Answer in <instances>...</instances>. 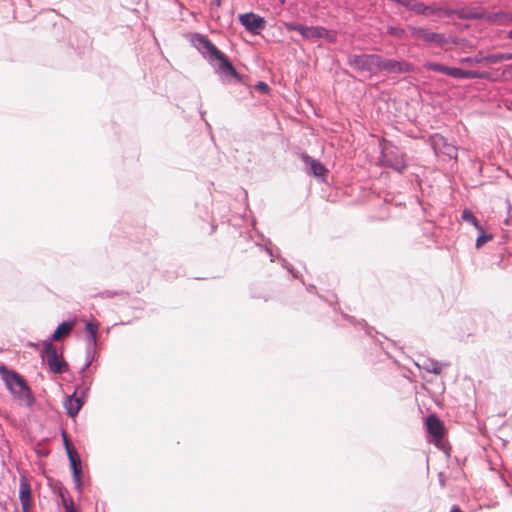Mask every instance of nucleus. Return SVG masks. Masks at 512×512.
<instances>
[{
	"label": "nucleus",
	"mask_w": 512,
	"mask_h": 512,
	"mask_svg": "<svg viewBox=\"0 0 512 512\" xmlns=\"http://www.w3.org/2000/svg\"><path fill=\"white\" fill-rule=\"evenodd\" d=\"M68 460H69V466L72 474V480L74 484V489L79 493L82 494L83 490V483H82V461L78 454V452H74L71 454H67Z\"/></svg>",
	"instance_id": "obj_10"
},
{
	"label": "nucleus",
	"mask_w": 512,
	"mask_h": 512,
	"mask_svg": "<svg viewBox=\"0 0 512 512\" xmlns=\"http://www.w3.org/2000/svg\"><path fill=\"white\" fill-rule=\"evenodd\" d=\"M482 9L479 7L468 8L460 7L457 8V18L460 20H482Z\"/></svg>",
	"instance_id": "obj_19"
},
{
	"label": "nucleus",
	"mask_w": 512,
	"mask_h": 512,
	"mask_svg": "<svg viewBox=\"0 0 512 512\" xmlns=\"http://www.w3.org/2000/svg\"><path fill=\"white\" fill-rule=\"evenodd\" d=\"M427 431L435 439H442L444 436V426L441 420L434 414L429 415L426 419Z\"/></svg>",
	"instance_id": "obj_15"
},
{
	"label": "nucleus",
	"mask_w": 512,
	"mask_h": 512,
	"mask_svg": "<svg viewBox=\"0 0 512 512\" xmlns=\"http://www.w3.org/2000/svg\"><path fill=\"white\" fill-rule=\"evenodd\" d=\"M61 437H62V440H63V445H64V448H65L66 454H71V453H74V452L77 451L75 446L73 445V443L69 439L68 434H67V432L65 430H62Z\"/></svg>",
	"instance_id": "obj_31"
},
{
	"label": "nucleus",
	"mask_w": 512,
	"mask_h": 512,
	"mask_svg": "<svg viewBox=\"0 0 512 512\" xmlns=\"http://www.w3.org/2000/svg\"><path fill=\"white\" fill-rule=\"evenodd\" d=\"M96 296L101 298H113L115 296L127 297L128 293L124 290H105L99 292Z\"/></svg>",
	"instance_id": "obj_30"
},
{
	"label": "nucleus",
	"mask_w": 512,
	"mask_h": 512,
	"mask_svg": "<svg viewBox=\"0 0 512 512\" xmlns=\"http://www.w3.org/2000/svg\"><path fill=\"white\" fill-rule=\"evenodd\" d=\"M412 36L421 39L426 43H434L439 47H443L444 45L449 43L445 34L431 32L424 27L412 28Z\"/></svg>",
	"instance_id": "obj_9"
},
{
	"label": "nucleus",
	"mask_w": 512,
	"mask_h": 512,
	"mask_svg": "<svg viewBox=\"0 0 512 512\" xmlns=\"http://www.w3.org/2000/svg\"><path fill=\"white\" fill-rule=\"evenodd\" d=\"M380 157L379 162L381 166L393 169L398 173H402L406 169V162L404 153L390 141L383 139L380 142Z\"/></svg>",
	"instance_id": "obj_2"
},
{
	"label": "nucleus",
	"mask_w": 512,
	"mask_h": 512,
	"mask_svg": "<svg viewBox=\"0 0 512 512\" xmlns=\"http://www.w3.org/2000/svg\"><path fill=\"white\" fill-rule=\"evenodd\" d=\"M56 492L60 499L65 498L69 494L67 488H65L61 483L56 487Z\"/></svg>",
	"instance_id": "obj_39"
},
{
	"label": "nucleus",
	"mask_w": 512,
	"mask_h": 512,
	"mask_svg": "<svg viewBox=\"0 0 512 512\" xmlns=\"http://www.w3.org/2000/svg\"><path fill=\"white\" fill-rule=\"evenodd\" d=\"M347 62L356 71L376 74L379 67V54H354L348 57Z\"/></svg>",
	"instance_id": "obj_4"
},
{
	"label": "nucleus",
	"mask_w": 512,
	"mask_h": 512,
	"mask_svg": "<svg viewBox=\"0 0 512 512\" xmlns=\"http://www.w3.org/2000/svg\"><path fill=\"white\" fill-rule=\"evenodd\" d=\"M313 289H315L314 285H310L309 288H308L309 291H312Z\"/></svg>",
	"instance_id": "obj_49"
},
{
	"label": "nucleus",
	"mask_w": 512,
	"mask_h": 512,
	"mask_svg": "<svg viewBox=\"0 0 512 512\" xmlns=\"http://www.w3.org/2000/svg\"><path fill=\"white\" fill-rule=\"evenodd\" d=\"M200 114H201V118H202V119H204V114H205V112H202V111H201V112H200Z\"/></svg>",
	"instance_id": "obj_50"
},
{
	"label": "nucleus",
	"mask_w": 512,
	"mask_h": 512,
	"mask_svg": "<svg viewBox=\"0 0 512 512\" xmlns=\"http://www.w3.org/2000/svg\"><path fill=\"white\" fill-rule=\"evenodd\" d=\"M424 68L427 70L442 73L445 75H448V71H449V66H446V65H444L442 63H438V62H426L424 64Z\"/></svg>",
	"instance_id": "obj_27"
},
{
	"label": "nucleus",
	"mask_w": 512,
	"mask_h": 512,
	"mask_svg": "<svg viewBox=\"0 0 512 512\" xmlns=\"http://www.w3.org/2000/svg\"><path fill=\"white\" fill-rule=\"evenodd\" d=\"M301 159L307 167V173L316 178L324 180L328 174V169L317 159L312 158L308 154L303 153Z\"/></svg>",
	"instance_id": "obj_12"
},
{
	"label": "nucleus",
	"mask_w": 512,
	"mask_h": 512,
	"mask_svg": "<svg viewBox=\"0 0 512 512\" xmlns=\"http://www.w3.org/2000/svg\"><path fill=\"white\" fill-rule=\"evenodd\" d=\"M462 79H484V80H492V74L488 71H479V70H464L462 74Z\"/></svg>",
	"instance_id": "obj_23"
},
{
	"label": "nucleus",
	"mask_w": 512,
	"mask_h": 512,
	"mask_svg": "<svg viewBox=\"0 0 512 512\" xmlns=\"http://www.w3.org/2000/svg\"><path fill=\"white\" fill-rule=\"evenodd\" d=\"M387 33L391 36L401 38L404 35V30L400 27L389 26L387 28Z\"/></svg>",
	"instance_id": "obj_36"
},
{
	"label": "nucleus",
	"mask_w": 512,
	"mask_h": 512,
	"mask_svg": "<svg viewBox=\"0 0 512 512\" xmlns=\"http://www.w3.org/2000/svg\"><path fill=\"white\" fill-rule=\"evenodd\" d=\"M451 43L457 44L458 42L454 39V40L451 41Z\"/></svg>",
	"instance_id": "obj_51"
},
{
	"label": "nucleus",
	"mask_w": 512,
	"mask_h": 512,
	"mask_svg": "<svg viewBox=\"0 0 512 512\" xmlns=\"http://www.w3.org/2000/svg\"><path fill=\"white\" fill-rule=\"evenodd\" d=\"M507 60H512V53L483 54V63L486 64H498Z\"/></svg>",
	"instance_id": "obj_22"
},
{
	"label": "nucleus",
	"mask_w": 512,
	"mask_h": 512,
	"mask_svg": "<svg viewBox=\"0 0 512 512\" xmlns=\"http://www.w3.org/2000/svg\"><path fill=\"white\" fill-rule=\"evenodd\" d=\"M73 327H74V321L61 322L56 327V329L54 330L52 335L49 338L45 339L43 341V343H46L47 348H52L53 341H60L63 338L67 337L73 330Z\"/></svg>",
	"instance_id": "obj_13"
},
{
	"label": "nucleus",
	"mask_w": 512,
	"mask_h": 512,
	"mask_svg": "<svg viewBox=\"0 0 512 512\" xmlns=\"http://www.w3.org/2000/svg\"><path fill=\"white\" fill-rule=\"evenodd\" d=\"M429 143L435 154H443L450 159H457L458 148L440 133L432 134L429 137Z\"/></svg>",
	"instance_id": "obj_6"
},
{
	"label": "nucleus",
	"mask_w": 512,
	"mask_h": 512,
	"mask_svg": "<svg viewBox=\"0 0 512 512\" xmlns=\"http://www.w3.org/2000/svg\"><path fill=\"white\" fill-rule=\"evenodd\" d=\"M508 38L512 40V29L507 34Z\"/></svg>",
	"instance_id": "obj_48"
},
{
	"label": "nucleus",
	"mask_w": 512,
	"mask_h": 512,
	"mask_svg": "<svg viewBox=\"0 0 512 512\" xmlns=\"http://www.w3.org/2000/svg\"><path fill=\"white\" fill-rule=\"evenodd\" d=\"M210 5L211 7H219L221 5V0H212Z\"/></svg>",
	"instance_id": "obj_45"
},
{
	"label": "nucleus",
	"mask_w": 512,
	"mask_h": 512,
	"mask_svg": "<svg viewBox=\"0 0 512 512\" xmlns=\"http://www.w3.org/2000/svg\"><path fill=\"white\" fill-rule=\"evenodd\" d=\"M322 38L332 43L336 40V32L322 26H310L309 39Z\"/></svg>",
	"instance_id": "obj_18"
},
{
	"label": "nucleus",
	"mask_w": 512,
	"mask_h": 512,
	"mask_svg": "<svg viewBox=\"0 0 512 512\" xmlns=\"http://www.w3.org/2000/svg\"><path fill=\"white\" fill-rule=\"evenodd\" d=\"M479 233V235H483V234H488L487 232H485L483 226L480 224V228L479 229H476Z\"/></svg>",
	"instance_id": "obj_47"
},
{
	"label": "nucleus",
	"mask_w": 512,
	"mask_h": 512,
	"mask_svg": "<svg viewBox=\"0 0 512 512\" xmlns=\"http://www.w3.org/2000/svg\"><path fill=\"white\" fill-rule=\"evenodd\" d=\"M30 505L31 503H21L22 512H31Z\"/></svg>",
	"instance_id": "obj_43"
},
{
	"label": "nucleus",
	"mask_w": 512,
	"mask_h": 512,
	"mask_svg": "<svg viewBox=\"0 0 512 512\" xmlns=\"http://www.w3.org/2000/svg\"><path fill=\"white\" fill-rule=\"evenodd\" d=\"M482 19L486 20L490 23H498L500 25H506L510 22H512V13H507L504 11H498V12H490L486 13L484 10H482Z\"/></svg>",
	"instance_id": "obj_17"
},
{
	"label": "nucleus",
	"mask_w": 512,
	"mask_h": 512,
	"mask_svg": "<svg viewBox=\"0 0 512 512\" xmlns=\"http://www.w3.org/2000/svg\"><path fill=\"white\" fill-rule=\"evenodd\" d=\"M408 74L414 71V65L407 61H398L395 59L384 58L379 55L378 72Z\"/></svg>",
	"instance_id": "obj_7"
},
{
	"label": "nucleus",
	"mask_w": 512,
	"mask_h": 512,
	"mask_svg": "<svg viewBox=\"0 0 512 512\" xmlns=\"http://www.w3.org/2000/svg\"><path fill=\"white\" fill-rule=\"evenodd\" d=\"M463 69L457 67H449L448 75L455 79H462Z\"/></svg>",
	"instance_id": "obj_37"
},
{
	"label": "nucleus",
	"mask_w": 512,
	"mask_h": 512,
	"mask_svg": "<svg viewBox=\"0 0 512 512\" xmlns=\"http://www.w3.org/2000/svg\"><path fill=\"white\" fill-rule=\"evenodd\" d=\"M19 500L20 503H31V487L28 480L24 476L20 478Z\"/></svg>",
	"instance_id": "obj_21"
},
{
	"label": "nucleus",
	"mask_w": 512,
	"mask_h": 512,
	"mask_svg": "<svg viewBox=\"0 0 512 512\" xmlns=\"http://www.w3.org/2000/svg\"><path fill=\"white\" fill-rule=\"evenodd\" d=\"M461 218L463 221H466V222L470 223L471 225H473L475 227V229L480 228V222L475 217V215L473 214V212L471 210L464 209L462 212Z\"/></svg>",
	"instance_id": "obj_28"
},
{
	"label": "nucleus",
	"mask_w": 512,
	"mask_h": 512,
	"mask_svg": "<svg viewBox=\"0 0 512 512\" xmlns=\"http://www.w3.org/2000/svg\"><path fill=\"white\" fill-rule=\"evenodd\" d=\"M438 6L436 5H427L423 2H415V5H413V12L417 15H424V16H431L439 14Z\"/></svg>",
	"instance_id": "obj_20"
},
{
	"label": "nucleus",
	"mask_w": 512,
	"mask_h": 512,
	"mask_svg": "<svg viewBox=\"0 0 512 512\" xmlns=\"http://www.w3.org/2000/svg\"><path fill=\"white\" fill-rule=\"evenodd\" d=\"M255 89L258 90L259 92L263 93V94H268L270 92L269 85L267 83L263 82V81H259L255 85Z\"/></svg>",
	"instance_id": "obj_38"
},
{
	"label": "nucleus",
	"mask_w": 512,
	"mask_h": 512,
	"mask_svg": "<svg viewBox=\"0 0 512 512\" xmlns=\"http://www.w3.org/2000/svg\"><path fill=\"white\" fill-rule=\"evenodd\" d=\"M371 330H372V328H369V329L367 330V334H370V333H371Z\"/></svg>",
	"instance_id": "obj_52"
},
{
	"label": "nucleus",
	"mask_w": 512,
	"mask_h": 512,
	"mask_svg": "<svg viewBox=\"0 0 512 512\" xmlns=\"http://www.w3.org/2000/svg\"><path fill=\"white\" fill-rule=\"evenodd\" d=\"M96 353H97L96 348H87V347L85 348V363L80 370L81 378L83 376H88L87 374H85V371L92 365V363L95 359Z\"/></svg>",
	"instance_id": "obj_24"
},
{
	"label": "nucleus",
	"mask_w": 512,
	"mask_h": 512,
	"mask_svg": "<svg viewBox=\"0 0 512 512\" xmlns=\"http://www.w3.org/2000/svg\"><path fill=\"white\" fill-rule=\"evenodd\" d=\"M276 259L280 262L283 268L287 269L293 276V278H299L298 273L295 271L293 266L287 262V260L281 256H277Z\"/></svg>",
	"instance_id": "obj_32"
},
{
	"label": "nucleus",
	"mask_w": 512,
	"mask_h": 512,
	"mask_svg": "<svg viewBox=\"0 0 512 512\" xmlns=\"http://www.w3.org/2000/svg\"><path fill=\"white\" fill-rule=\"evenodd\" d=\"M64 512H78V509L75 504L69 503V507L64 508Z\"/></svg>",
	"instance_id": "obj_41"
},
{
	"label": "nucleus",
	"mask_w": 512,
	"mask_h": 512,
	"mask_svg": "<svg viewBox=\"0 0 512 512\" xmlns=\"http://www.w3.org/2000/svg\"><path fill=\"white\" fill-rule=\"evenodd\" d=\"M191 42L193 46L205 57L217 58L221 56V51L203 34L195 33Z\"/></svg>",
	"instance_id": "obj_8"
},
{
	"label": "nucleus",
	"mask_w": 512,
	"mask_h": 512,
	"mask_svg": "<svg viewBox=\"0 0 512 512\" xmlns=\"http://www.w3.org/2000/svg\"><path fill=\"white\" fill-rule=\"evenodd\" d=\"M459 62L461 64H467V65H472V64H483V52L482 51H479L477 54H475L474 56H467V57H463L459 60Z\"/></svg>",
	"instance_id": "obj_29"
},
{
	"label": "nucleus",
	"mask_w": 512,
	"mask_h": 512,
	"mask_svg": "<svg viewBox=\"0 0 512 512\" xmlns=\"http://www.w3.org/2000/svg\"><path fill=\"white\" fill-rule=\"evenodd\" d=\"M423 369H425L429 373L440 374L442 372V365L433 359H424L422 363Z\"/></svg>",
	"instance_id": "obj_26"
},
{
	"label": "nucleus",
	"mask_w": 512,
	"mask_h": 512,
	"mask_svg": "<svg viewBox=\"0 0 512 512\" xmlns=\"http://www.w3.org/2000/svg\"><path fill=\"white\" fill-rule=\"evenodd\" d=\"M91 384L92 378L90 376H83L81 384L76 387L74 393L65 398L63 405L69 417L74 418L78 415L84 405L85 397L90 390Z\"/></svg>",
	"instance_id": "obj_3"
},
{
	"label": "nucleus",
	"mask_w": 512,
	"mask_h": 512,
	"mask_svg": "<svg viewBox=\"0 0 512 512\" xmlns=\"http://www.w3.org/2000/svg\"><path fill=\"white\" fill-rule=\"evenodd\" d=\"M276 259L280 262L283 268L287 269L293 276V278H299L298 273L295 271L293 266L287 262V260L281 256H277Z\"/></svg>",
	"instance_id": "obj_33"
},
{
	"label": "nucleus",
	"mask_w": 512,
	"mask_h": 512,
	"mask_svg": "<svg viewBox=\"0 0 512 512\" xmlns=\"http://www.w3.org/2000/svg\"><path fill=\"white\" fill-rule=\"evenodd\" d=\"M511 17H512V15H511Z\"/></svg>",
	"instance_id": "obj_53"
},
{
	"label": "nucleus",
	"mask_w": 512,
	"mask_h": 512,
	"mask_svg": "<svg viewBox=\"0 0 512 512\" xmlns=\"http://www.w3.org/2000/svg\"><path fill=\"white\" fill-rule=\"evenodd\" d=\"M438 477H439V483H440L441 487H444L445 486V479L443 477V473H439Z\"/></svg>",
	"instance_id": "obj_44"
},
{
	"label": "nucleus",
	"mask_w": 512,
	"mask_h": 512,
	"mask_svg": "<svg viewBox=\"0 0 512 512\" xmlns=\"http://www.w3.org/2000/svg\"><path fill=\"white\" fill-rule=\"evenodd\" d=\"M41 356L46 360L49 369L53 373L62 374L68 371V363L63 359L61 354H58V351L54 345H52V348H47L46 343H43Z\"/></svg>",
	"instance_id": "obj_5"
},
{
	"label": "nucleus",
	"mask_w": 512,
	"mask_h": 512,
	"mask_svg": "<svg viewBox=\"0 0 512 512\" xmlns=\"http://www.w3.org/2000/svg\"><path fill=\"white\" fill-rule=\"evenodd\" d=\"M479 233V235H483V234H488L487 232H485L483 226L480 224V228L479 229H476Z\"/></svg>",
	"instance_id": "obj_46"
},
{
	"label": "nucleus",
	"mask_w": 512,
	"mask_h": 512,
	"mask_svg": "<svg viewBox=\"0 0 512 512\" xmlns=\"http://www.w3.org/2000/svg\"><path fill=\"white\" fill-rule=\"evenodd\" d=\"M266 253L271 257V262L275 261L273 250L269 246H265Z\"/></svg>",
	"instance_id": "obj_42"
},
{
	"label": "nucleus",
	"mask_w": 512,
	"mask_h": 512,
	"mask_svg": "<svg viewBox=\"0 0 512 512\" xmlns=\"http://www.w3.org/2000/svg\"><path fill=\"white\" fill-rule=\"evenodd\" d=\"M438 9H440L439 14H438L439 17H442V16H444V17L456 16L457 17V8L452 9V8H444V7L438 6Z\"/></svg>",
	"instance_id": "obj_35"
},
{
	"label": "nucleus",
	"mask_w": 512,
	"mask_h": 512,
	"mask_svg": "<svg viewBox=\"0 0 512 512\" xmlns=\"http://www.w3.org/2000/svg\"><path fill=\"white\" fill-rule=\"evenodd\" d=\"M239 21L247 31L253 34H258L260 30L265 28L266 21L263 17L254 14L253 12L240 14Z\"/></svg>",
	"instance_id": "obj_11"
},
{
	"label": "nucleus",
	"mask_w": 512,
	"mask_h": 512,
	"mask_svg": "<svg viewBox=\"0 0 512 512\" xmlns=\"http://www.w3.org/2000/svg\"><path fill=\"white\" fill-rule=\"evenodd\" d=\"M61 503L63 505V508H66V507H69V503L74 504V501L71 498L70 494H68L65 498L61 499Z\"/></svg>",
	"instance_id": "obj_40"
},
{
	"label": "nucleus",
	"mask_w": 512,
	"mask_h": 512,
	"mask_svg": "<svg viewBox=\"0 0 512 512\" xmlns=\"http://www.w3.org/2000/svg\"><path fill=\"white\" fill-rule=\"evenodd\" d=\"M216 59L220 61V72L225 78H234L237 81L241 80V75L224 53H221V56Z\"/></svg>",
	"instance_id": "obj_14"
},
{
	"label": "nucleus",
	"mask_w": 512,
	"mask_h": 512,
	"mask_svg": "<svg viewBox=\"0 0 512 512\" xmlns=\"http://www.w3.org/2000/svg\"><path fill=\"white\" fill-rule=\"evenodd\" d=\"M493 239V235L492 234H483V235H478V237L476 238V243H475V247L477 249L481 248L486 242L490 241Z\"/></svg>",
	"instance_id": "obj_34"
},
{
	"label": "nucleus",
	"mask_w": 512,
	"mask_h": 512,
	"mask_svg": "<svg viewBox=\"0 0 512 512\" xmlns=\"http://www.w3.org/2000/svg\"><path fill=\"white\" fill-rule=\"evenodd\" d=\"M0 375L6 388L16 400L26 407L34 405L35 397L22 375L15 370L7 368L5 365L0 366Z\"/></svg>",
	"instance_id": "obj_1"
},
{
	"label": "nucleus",
	"mask_w": 512,
	"mask_h": 512,
	"mask_svg": "<svg viewBox=\"0 0 512 512\" xmlns=\"http://www.w3.org/2000/svg\"><path fill=\"white\" fill-rule=\"evenodd\" d=\"M288 31H297L303 38L309 39L310 26H305L296 22L285 24Z\"/></svg>",
	"instance_id": "obj_25"
},
{
	"label": "nucleus",
	"mask_w": 512,
	"mask_h": 512,
	"mask_svg": "<svg viewBox=\"0 0 512 512\" xmlns=\"http://www.w3.org/2000/svg\"><path fill=\"white\" fill-rule=\"evenodd\" d=\"M100 324L97 321H89L85 324L86 347L97 348V335Z\"/></svg>",
	"instance_id": "obj_16"
}]
</instances>
